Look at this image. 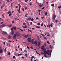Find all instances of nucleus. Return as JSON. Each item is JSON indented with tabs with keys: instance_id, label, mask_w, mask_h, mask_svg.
Returning a JSON list of instances; mask_svg holds the SVG:
<instances>
[{
	"instance_id": "64",
	"label": "nucleus",
	"mask_w": 61,
	"mask_h": 61,
	"mask_svg": "<svg viewBox=\"0 0 61 61\" xmlns=\"http://www.w3.org/2000/svg\"><path fill=\"white\" fill-rule=\"evenodd\" d=\"M28 42H31V41H30V40H29Z\"/></svg>"
},
{
	"instance_id": "49",
	"label": "nucleus",
	"mask_w": 61,
	"mask_h": 61,
	"mask_svg": "<svg viewBox=\"0 0 61 61\" xmlns=\"http://www.w3.org/2000/svg\"><path fill=\"white\" fill-rule=\"evenodd\" d=\"M20 30L21 31V32H23V30L21 29H20Z\"/></svg>"
},
{
	"instance_id": "35",
	"label": "nucleus",
	"mask_w": 61,
	"mask_h": 61,
	"mask_svg": "<svg viewBox=\"0 0 61 61\" xmlns=\"http://www.w3.org/2000/svg\"><path fill=\"white\" fill-rule=\"evenodd\" d=\"M17 11H18V13H20V10H18Z\"/></svg>"
},
{
	"instance_id": "52",
	"label": "nucleus",
	"mask_w": 61,
	"mask_h": 61,
	"mask_svg": "<svg viewBox=\"0 0 61 61\" xmlns=\"http://www.w3.org/2000/svg\"><path fill=\"white\" fill-rule=\"evenodd\" d=\"M57 22H58V20H56L55 21V22L56 23H57Z\"/></svg>"
},
{
	"instance_id": "51",
	"label": "nucleus",
	"mask_w": 61,
	"mask_h": 61,
	"mask_svg": "<svg viewBox=\"0 0 61 61\" xmlns=\"http://www.w3.org/2000/svg\"><path fill=\"white\" fill-rule=\"evenodd\" d=\"M47 54L48 55H50V54L48 53L47 52Z\"/></svg>"
},
{
	"instance_id": "37",
	"label": "nucleus",
	"mask_w": 61,
	"mask_h": 61,
	"mask_svg": "<svg viewBox=\"0 0 61 61\" xmlns=\"http://www.w3.org/2000/svg\"><path fill=\"white\" fill-rule=\"evenodd\" d=\"M25 56H26V57H27V54H25Z\"/></svg>"
},
{
	"instance_id": "27",
	"label": "nucleus",
	"mask_w": 61,
	"mask_h": 61,
	"mask_svg": "<svg viewBox=\"0 0 61 61\" xmlns=\"http://www.w3.org/2000/svg\"><path fill=\"white\" fill-rule=\"evenodd\" d=\"M4 8V6L3 7V5H1L0 7L1 9H2V8Z\"/></svg>"
},
{
	"instance_id": "14",
	"label": "nucleus",
	"mask_w": 61,
	"mask_h": 61,
	"mask_svg": "<svg viewBox=\"0 0 61 61\" xmlns=\"http://www.w3.org/2000/svg\"><path fill=\"white\" fill-rule=\"evenodd\" d=\"M36 28H40V26H36Z\"/></svg>"
},
{
	"instance_id": "29",
	"label": "nucleus",
	"mask_w": 61,
	"mask_h": 61,
	"mask_svg": "<svg viewBox=\"0 0 61 61\" xmlns=\"http://www.w3.org/2000/svg\"><path fill=\"white\" fill-rule=\"evenodd\" d=\"M4 15H5V13H3L2 15V16H3L4 18H5V17H4Z\"/></svg>"
},
{
	"instance_id": "54",
	"label": "nucleus",
	"mask_w": 61,
	"mask_h": 61,
	"mask_svg": "<svg viewBox=\"0 0 61 61\" xmlns=\"http://www.w3.org/2000/svg\"><path fill=\"white\" fill-rule=\"evenodd\" d=\"M24 52H25V53H26V52H27V51H25V50H24Z\"/></svg>"
},
{
	"instance_id": "15",
	"label": "nucleus",
	"mask_w": 61,
	"mask_h": 61,
	"mask_svg": "<svg viewBox=\"0 0 61 61\" xmlns=\"http://www.w3.org/2000/svg\"><path fill=\"white\" fill-rule=\"evenodd\" d=\"M16 36V34L15 33L13 37L14 38H15V37Z\"/></svg>"
},
{
	"instance_id": "8",
	"label": "nucleus",
	"mask_w": 61,
	"mask_h": 61,
	"mask_svg": "<svg viewBox=\"0 0 61 61\" xmlns=\"http://www.w3.org/2000/svg\"><path fill=\"white\" fill-rule=\"evenodd\" d=\"M29 36V35L28 34L25 36L24 37L25 38H27V37H28Z\"/></svg>"
},
{
	"instance_id": "33",
	"label": "nucleus",
	"mask_w": 61,
	"mask_h": 61,
	"mask_svg": "<svg viewBox=\"0 0 61 61\" xmlns=\"http://www.w3.org/2000/svg\"><path fill=\"white\" fill-rule=\"evenodd\" d=\"M47 12H46L45 13V15H47Z\"/></svg>"
},
{
	"instance_id": "22",
	"label": "nucleus",
	"mask_w": 61,
	"mask_h": 61,
	"mask_svg": "<svg viewBox=\"0 0 61 61\" xmlns=\"http://www.w3.org/2000/svg\"><path fill=\"white\" fill-rule=\"evenodd\" d=\"M11 13V11H9L7 13V14H9V13Z\"/></svg>"
},
{
	"instance_id": "57",
	"label": "nucleus",
	"mask_w": 61,
	"mask_h": 61,
	"mask_svg": "<svg viewBox=\"0 0 61 61\" xmlns=\"http://www.w3.org/2000/svg\"><path fill=\"white\" fill-rule=\"evenodd\" d=\"M38 11H39V12H40V11H41V10H38Z\"/></svg>"
},
{
	"instance_id": "16",
	"label": "nucleus",
	"mask_w": 61,
	"mask_h": 61,
	"mask_svg": "<svg viewBox=\"0 0 61 61\" xmlns=\"http://www.w3.org/2000/svg\"><path fill=\"white\" fill-rule=\"evenodd\" d=\"M13 28L15 30H16V28L15 27H13Z\"/></svg>"
},
{
	"instance_id": "4",
	"label": "nucleus",
	"mask_w": 61,
	"mask_h": 61,
	"mask_svg": "<svg viewBox=\"0 0 61 61\" xmlns=\"http://www.w3.org/2000/svg\"><path fill=\"white\" fill-rule=\"evenodd\" d=\"M56 17V16L55 15H53L52 18L53 20H54V21H55V20Z\"/></svg>"
},
{
	"instance_id": "47",
	"label": "nucleus",
	"mask_w": 61,
	"mask_h": 61,
	"mask_svg": "<svg viewBox=\"0 0 61 61\" xmlns=\"http://www.w3.org/2000/svg\"><path fill=\"white\" fill-rule=\"evenodd\" d=\"M41 35H42V36H43V37H44V36H45V35L44 36V35H43V34H41Z\"/></svg>"
},
{
	"instance_id": "45",
	"label": "nucleus",
	"mask_w": 61,
	"mask_h": 61,
	"mask_svg": "<svg viewBox=\"0 0 61 61\" xmlns=\"http://www.w3.org/2000/svg\"><path fill=\"white\" fill-rule=\"evenodd\" d=\"M14 23H15V21H14V20L13 21H12V23L14 24Z\"/></svg>"
},
{
	"instance_id": "31",
	"label": "nucleus",
	"mask_w": 61,
	"mask_h": 61,
	"mask_svg": "<svg viewBox=\"0 0 61 61\" xmlns=\"http://www.w3.org/2000/svg\"><path fill=\"white\" fill-rule=\"evenodd\" d=\"M40 23H38L37 24V25H40Z\"/></svg>"
},
{
	"instance_id": "17",
	"label": "nucleus",
	"mask_w": 61,
	"mask_h": 61,
	"mask_svg": "<svg viewBox=\"0 0 61 61\" xmlns=\"http://www.w3.org/2000/svg\"><path fill=\"white\" fill-rule=\"evenodd\" d=\"M31 18H29L27 19V21H28V20H31Z\"/></svg>"
},
{
	"instance_id": "7",
	"label": "nucleus",
	"mask_w": 61,
	"mask_h": 61,
	"mask_svg": "<svg viewBox=\"0 0 61 61\" xmlns=\"http://www.w3.org/2000/svg\"><path fill=\"white\" fill-rule=\"evenodd\" d=\"M34 41H35V39H33L32 40V41H31V43H32V44H34Z\"/></svg>"
},
{
	"instance_id": "38",
	"label": "nucleus",
	"mask_w": 61,
	"mask_h": 61,
	"mask_svg": "<svg viewBox=\"0 0 61 61\" xmlns=\"http://www.w3.org/2000/svg\"><path fill=\"white\" fill-rule=\"evenodd\" d=\"M23 27L24 28H27V26H23Z\"/></svg>"
},
{
	"instance_id": "63",
	"label": "nucleus",
	"mask_w": 61,
	"mask_h": 61,
	"mask_svg": "<svg viewBox=\"0 0 61 61\" xmlns=\"http://www.w3.org/2000/svg\"><path fill=\"white\" fill-rule=\"evenodd\" d=\"M43 38H44V39L45 40L46 39V37H44Z\"/></svg>"
},
{
	"instance_id": "18",
	"label": "nucleus",
	"mask_w": 61,
	"mask_h": 61,
	"mask_svg": "<svg viewBox=\"0 0 61 61\" xmlns=\"http://www.w3.org/2000/svg\"><path fill=\"white\" fill-rule=\"evenodd\" d=\"M13 3H12L11 4V8H12L13 7Z\"/></svg>"
},
{
	"instance_id": "34",
	"label": "nucleus",
	"mask_w": 61,
	"mask_h": 61,
	"mask_svg": "<svg viewBox=\"0 0 61 61\" xmlns=\"http://www.w3.org/2000/svg\"><path fill=\"white\" fill-rule=\"evenodd\" d=\"M10 52H9L8 53V55L9 56V55H10Z\"/></svg>"
},
{
	"instance_id": "24",
	"label": "nucleus",
	"mask_w": 61,
	"mask_h": 61,
	"mask_svg": "<svg viewBox=\"0 0 61 61\" xmlns=\"http://www.w3.org/2000/svg\"><path fill=\"white\" fill-rule=\"evenodd\" d=\"M10 30H11V31H14V29H13V28H11Z\"/></svg>"
},
{
	"instance_id": "39",
	"label": "nucleus",
	"mask_w": 61,
	"mask_h": 61,
	"mask_svg": "<svg viewBox=\"0 0 61 61\" xmlns=\"http://www.w3.org/2000/svg\"><path fill=\"white\" fill-rule=\"evenodd\" d=\"M50 26L51 27H52L53 26V25H52V24H51Z\"/></svg>"
},
{
	"instance_id": "23",
	"label": "nucleus",
	"mask_w": 61,
	"mask_h": 61,
	"mask_svg": "<svg viewBox=\"0 0 61 61\" xmlns=\"http://www.w3.org/2000/svg\"><path fill=\"white\" fill-rule=\"evenodd\" d=\"M46 52H48L50 53V50H48L47 51H46Z\"/></svg>"
},
{
	"instance_id": "5",
	"label": "nucleus",
	"mask_w": 61,
	"mask_h": 61,
	"mask_svg": "<svg viewBox=\"0 0 61 61\" xmlns=\"http://www.w3.org/2000/svg\"><path fill=\"white\" fill-rule=\"evenodd\" d=\"M16 35H17V36H20V34H19V31H18L16 33Z\"/></svg>"
},
{
	"instance_id": "28",
	"label": "nucleus",
	"mask_w": 61,
	"mask_h": 61,
	"mask_svg": "<svg viewBox=\"0 0 61 61\" xmlns=\"http://www.w3.org/2000/svg\"><path fill=\"white\" fill-rule=\"evenodd\" d=\"M43 22H42V24H41V26H43Z\"/></svg>"
},
{
	"instance_id": "30",
	"label": "nucleus",
	"mask_w": 61,
	"mask_h": 61,
	"mask_svg": "<svg viewBox=\"0 0 61 61\" xmlns=\"http://www.w3.org/2000/svg\"><path fill=\"white\" fill-rule=\"evenodd\" d=\"M61 8V6H60L58 7V8H59V9H60V8Z\"/></svg>"
},
{
	"instance_id": "6",
	"label": "nucleus",
	"mask_w": 61,
	"mask_h": 61,
	"mask_svg": "<svg viewBox=\"0 0 61 61\" xmlns=\"http://www.w3.org/2000/svg\"><path fill=\"white\" fill-rule=\"evenodd\" d=\"M37 43H38L37 41H34V44H35V46H37Z\"/></svg>"
},
{
	"instance_id": "36",
	"label": "nucleus",
	"mask_w": 61,
	"mask_h": 61,
	"mask_svg": "<svg viewBox=\"0 0 61 61\" xmlns=\"http://www.w3.org/2000/svg\"><path fill=\"white\" fill-rule=\"evenodd\" d=\"M21 55H22V54H19L18 55V56H21Z\"/></svg>"
},
{
	"instance_id": "62",
	"label": "nucleus",
	"mask_w": 61,
	"mask_h": 61,
	"mask_svg": "<svg viewBox=\"0 0 61 61\" xmlns=\"http://www.w3.org/2000/svg\"><path fill=\"white\" fill-rule=\"evenodd\" d=\"M15 7H16V8H18V6H16Z\"/></svg>"
},
{
	"instance_id": "21",
	"label": "nucleus",
	"mask_w": 61,
	"mask_h": 61,
	"mask_svg": "<svg viewBox=\"0 0 61 61\" xmlns=\"http://www.w3.org/2000/svg\"><path fill=\"white\" fill-rule=\"evenodd\" d=\"M3 33H4V34H7V33L6 32L3 31Z\"/></svg>"
},
{
	"instance_id": "2",
	"label": "nucleus",
	"mask_w": 61,
	"mask_h": 61,
	"mask_svg": "<svg viewBox=\"0 0 61 61\" xmlns=\"http://www.w3.org/2000/svg\"><path fill=\"white\" fill-rule=\"evenodd\" d=\"M5 24H4L2 25H1L0 27V28H2L3 27H5Z\"/></svg>"
},
{
	"instance_id": "53",
	"label": "nucleus",
	"mask_w": 61,
	"mask_h": 61,
	"mask_svg": "<svg viewBox=\"0 0 61 61\" xmlns=\"http://www.w3.org/2000/svg\"><path fill=\"white\" fill-rule=\"evenodd\" d=\"M34 57V56H33L31 57V58L32 59Z\"/></svg>"
},
{
	"instance_id": "12",
	"label": "nucleus",
	"mask_w": 61,
	"mask_h": 61,
	"mask_svg": "<svg viewBox=\"0 0 61 61\" xmlns=\"http://www.w3.org/2000/svg\"><path fill=\"white\" fill-rule=\"evenodd\" d=\"M50 24H48V25H47V27H49V28H50Z\"/></svg>"
},
{
	"instance_id": "48",
	"label": "nucleus",
	"mask_w": 61,
	"mask_h": 61,
	"mask_svg": "<svg viewBox=\"0 0 61 61\" xmlns=\"http://www.w3.org/2000/svg\"><path fill=\"white\" fill-rule=\"evenodd\" d=\"M27 24H28V26H29V23L28 22H27Z\"/></svg>"
},
{
	"instance_id": "10",
	"label": "nucleus",
	"mask_w": 61,
	"mask_h": 61,
	"mask_svg": "<svg viewBox=\"0 0 61 61\" xmlns=\"http://www.w3.org/2000/svg\"><path fill=\"white\" fill-rule=\"evenodd\" d=\"M44 48H45V46H42V47L41 48V49H42V50H43L45 49Z\"/></svg>"
},
{
	"instance_id": "46",
	"label": "nucleus",
	"mask_w": 61,
	"mask_h": 61,
	"mask_svg": "<svg viewBox=\"0 0 61 61\" xmlns=\"http://www.w3.org/2000/svg\"><path fill=\"white\" fill-rule=\"evenodd\" d=\"M45 9V7H44L43 8L41 9L43 10Z\"/></svg>"
},
{
	"instance_id": "50",
	"label": "nucleus",
	"mask_w": 61,
	"mask_h": 61,
	"mask_svg": "<svg viewBox=\"0 0 61 61\" xmlns=\"http://www.w3.org/2000/svg\"><path fill=\"white\" fill-rule=\"evenodd\" d=\"M14 11L12 10V11L11 13H12H12H14Z\"/></svg>"
},
{
	"instance_id": "41",
	"label": "nucleus",
	"mask_w": 61,
	"mask_h": 61,
	"mask_svg": "<svg viewBox=\"0 0 61 61\" xmlns=\"http://www.w3.org/2000/svg\"><path fill=\"white\" fill-rule=\"evenodd\" d=\"M47 43H48V44H50V43H49V41H47Z\"/></svg>"
},
{
	"instance_id": "58",
	"label": "nucleus",
	"mask_w": 61,
	"mask_h": 61,
	"mask_svg": "<svg viewBox=\"0 0 61 61\" xmlns=\"http://www.w3.org/2000/svg\"><path fill=\"white\" fill-rule=\"evenodd\" d=\"M50 48H51V49H52V47H51V45H50Z\"/></svg>"
},
{
	"instance_id": "26",
	"label": "nucleus",
	"mask_w": 61,
	"mask_h": 61,
	"mask_svg": "<svg viewBox=\"0 0 61 61\" xmlns=\"http://www.w3.org/2000/svg\"><path fill=\"white\" fill-rule=\"evenodd\" d=\"M51 6H53V7H54V4H52L51 5Z\"/></svg>"
},
{
	"instance_id": "32",
	"label": "nucleus",
	"mask_w": 61,
	"mask_h": 61,
	"mask_svg": "<svg viewBox=\"0 0 61 61\" xmlns=\"http://www.w3.org/2000/svg\"><path fill=\"white\" fill-rule=\"evenodd\" d=\"M25 2H27L28 1V0H25Z\"/></svg>"
},
{
	"instance_id": "56",
	"label": "nucleus",
	"mask_w": 61,
	"mask_h": 61,
	"mask_svg": "<svg viewBox=\"0 0 61 61\" xmlns=\"http://www.w3.org/2000/svg\"><path fill=\"white\" fill-rule=\"evenodd\" d=\"M32 22H31V23H30V25H32Z\"/></svg>"
},
{
	"instance_id": "11",
	"label": "nucleus",
	"mask_w": 61,
	"mask_h": 61,
	"mask_svg": "<svg viewBox=\"0 0 61 61\" xmlns=\"http://www.w3.org/2000/svg\"><path fill=\"white\" fill-rule=\"evenodd\" d=\"M40 42H39L38 43V46H40L41 45H40Z\"/></svg>"
},
{
	"instance_id": "9",
	"label": "nucleus",
	"mask_w": 61,
	"mask_h": 61,
	"mask_svg": "<svg viewBox=\"0 0 61 61\" xmlns=\"http://www.w3.org/2000/svg\"><path fill=\"white\" fill-rule=\"evenodd\" d=\"M10 33L12 35H13L14 34V31H11Z\"/></svg>"
},
{
	"instance_id": "19",
	"label": "nucleus",
	"mask_w": 61,
	"mask_h": 61,
	"mask_svg": "<svg viewBox=\"0 0 61 61\" xmlns=\"http://www.w3.org/2000/svg\"><path fill=\"white\" fill-rule=\"evenodd\" d=\"M28 32H31L32 31L31 30H30L29 29H28Z\"/></svg>"
},
{
	"instance_id": "42",
	"label": "nucleus",
	"mask_w": 61,
	"mask_h": 61,
	"mask_svg": "<svg viewBox=\"0 0 61 61\" xmlns=\"http://www.w3.org/2000/svg\"><path fill=\"white\" fill-rule=\"evenodd\" d=\"M44 56L45 57H47V56H46V54H44Z\"/></svg>"
},
{
	"instance_id": "20",
	"label": "nucleus",
	"mask_w": 61,
	"mask_h": 61,
	"mask_svg": "<svg viewBox=\"0 0 61 61\" xmlns=\"http://www.w3.org/2000/svg\"><path fill=\"white\" fill-rule=\"evenodd\" d=\"M3 52L2 51V49H0V53H2Z\"/></svg>"
},
{
	"instance_id": "61",
	"label": "nucleus",
	"mask_w": 61,
	"mask_h": 61,
	"mask_svg": "<svg viewBox=\"0 0 61 61\" xmlns=\"http://www.w3.org/2000/svg\"><path fill=\"white\" fill-rule=\"evenodd\" d=\"M25 24H26L25 23H24L23 24V25H25Z\"/></svg>"
},
{
	"instance_id": "3",
	"label": "nucleus",
	"mask_w": 61,
	"mask_h": 61,
	"mask_svg": "<svg viewBox=\"0 0 61 61\" xmlns=\"http://www.w3.org/2000/svg\"><path fill=\"white\" fill-rule=\"evenodd\" d=\"M46 49H44L43 50V52L45 53V54H47V52H46Z\"/></svg>"
},
{
	"instance_id": "1",
	"label": "nucleus",
	"mask_w": 61,
	"mask_h": 61,
	"mask_svg": "<svg viewBox=\"0 0 61 61\" xmlns=\"http://www.w3.org/2000/svg\"><path fill=\"white\" fill-rule=\"evenodd\" d=\"M36 3L37 5L38 4L39 5V7H42L43 5V4H42L41 5V4L38 3V2H37V1L36 2Z\"/></svg>"
},
{
	"instance_id": "13",
	"label": "nucleus",
	"mask_w": 61,
	"mask_h": 61,
	"mask_svg": "<svg viewBox=\"0 0 61 61\" xmlns=\"http://www.w3.org/2000/svg\"><path fill=\"white\" fill-rule=\"evenodd\" d=\"M11 37V36H9L7 37L8 39H10Z\"/></svg>"
},
{
	"instance_id": "25",
	"label": "nucleus",
	"mask_w": 61,
	"mask_h": 61,
	"mask_svg": "<svg viewBox=\"0 0 61 61\" xmlns=\"http://www.w3.org/2000/svg\"><path fill=\"white\" fill-rule=\"evenodd\" d=\"M32 3L31 2H30V5H32Z\"/></svg>"
},
{
	"instance_id": "44",
	"label": "nucleus",
	"mask_w": 61,
	"mask_h": 61,
	"mask_svg": "<svg viewBox=\"0 0 61 61\" xmlns=\"http://www.w3.org/2000/svg\"><path fill=\"white\" fill-rule=\"evenodd\" d=\"M30 20H31V21H33V20H34V19L33 18H32V19H31Z\"/></svg>"
},
{
	"instance_id": "59",
	"label": "nucleus",
	"mask_w": 61,
	"mask_h": 61,
	"mask_svg": "<svg viewBox=\"0 0 61 61\" xmlns=\"http://www.w3.org/2000/svg\"><path fill=\"white\" fill-rule=\"evenodd\" d=\"M4 51L5 52H6V49H5Z\"/></svg>"
},
{
	"instance_id": "43",
	"label": "nucleus",
	"mask_w": 61,
	"mask_h": 61,
	"mask_svg": "<svg viewBox=\"0 0 61 61\" xmlns=\"http://www.w3.org/2000/svg\"><path fill=\"white\" fill-rule=\"evenodd\" d=\"M28 39H29V40H31V38H28Z\"/></svg>"
},
{
	"instance_id": "60",
	"label": "nucleus",
	"mask_w": 61,
	"mask_h": 61,
	"mask_svg": "<svg viewBox=\"0 0 61 61\" xmlns=\"http://www.w3.org/2000/svg\"><path fill=\"white\" fill-rule=\"evenodd\" d=\"M15 56H13V58H14H14H15Z\"/></svg>"
},
{
	"instance_id": "55",
	"label": "nucleus",
	"mask_w": 61,
	"mask_h": 61,
	"mask_svg": "<svg viewBox=\"0 0 61 61\" xmlns=\"http://www.w3.org/2000/svg\"><path fill=\"white\" fill-rule=\"evenodd\" d=\"M41 17V18H42V19H44V16H43L42 17Z\"/></svg>"
},
{
	"instance_id": "40",
	"label": "nucleus",
	"mask_w": 61,
	"mask_h": 61,
	"mask_svg": "<svg viewBox=\"0 0 61 61\" xmlns=\"http://www.w3.org/2000/svg\"><path fill=\"white\" fill-rule=\"evenodd\" d=\"M11 13H10L9 14V16H11Z\"/></svg>"
}]
</instances>
